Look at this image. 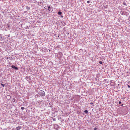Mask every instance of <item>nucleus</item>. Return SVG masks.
Returning <instances> with one entry per match:
<instances>
[{"label": "nucleus", "instance_id": "nucleus-1", "mask_svg": "<svg viewBox=\"0 0 130 130\" xmlns=\"http://www.w3.org/2000/svg\"><path fill=\"white\" fill-rule=\"evenodd\" d=\"M41 96H44L45 95L44 92L42 90H40L38 93Z\"/></svg>", "mask_w": 130, "mask_h": 130}, {"label": "nucleus", "instance_id": "nucleus-2", "mask_svg": "<svg viewBox=\"0 0 130 130\" xmlns=\"http://www.w3.org/2000/svg\"><path fill=\"white\" fill-rule=\"evenodd\" d=\"M11 67L15 70H18V68L17 67L14 66V65H12L11 66Z\"/></svg>", "mask_w": 130, "mask_h": 130}, {"label": "nucleus", "instance_id": "nucleus-3", "mask_svg": "<svg viewBox=\"0 0 130 130\" xmlns=\"http://www.w3.org/2000/svg\"><path fill=\"white\" fill-rule=\"evenodd\" d=\"M21 128V126H18L16 128V129L17 130H19Z\"/></svg>", "mask_w": 130, "mask_h": 130}, {"label": "nucleus", "instance_id": "nucleus-4", "mask_svg": "<svg viewBox=\"0 0 130 130\" xmlns=\"http://www.w3.org/2000/svg\"><path fill=\"white\" fill-rule=\"evenodd\" d=\"M58 14L60 15L62 14V12H60V11H59V12H58Z\"/></svg>", "mask_w": 130, "mask_h": 130}, {"label": "nucleus", "instance_id": "nucleus-5", "mask_svg": "<svg viewBox=\"0 0 130 130\" xmlns=\"http://www.w3.org/2000/svg\"><path fill=\"white\" fill-rule=\"evenodd\" d=\"M84 112L86 113V114H87L88 112V111L87 110H85L84 111Z\"/></svg>", "mask_w": 130, "mask_h": 130}, {"label": "nucleus", "instance_id": "nucleus-6", "mask_svg": "<svg viewBox=\"0 0 130 130\" xmlns=\"http://www.w3.org/2000/svg\"><path fill=\"white\" fill-rule=\"evenodd\" d=\"M99 63L101 64H102L103 63L101 61H100L99 62Z\"/></svg>", "mask_w": 130, "mask_h": 130}, {"label": "nucleus", "instance_id": "nucleus-7", "mask_svg": "<svg viewBox=\"0 0 130 130\" xmlns=\"http://www.w3.org/2000/svg\"><path fill=\"white\" fill-rule=\"evenodd\" d=\"M1 85L3 87H4L5 86V85L3 84H1Z\"/></svg>", "mask_w": 130, "mask_h": 130}, {"label": "nucleus", "instance_id": "nucleus-8", "mask_svg": "<svg viewBox=\"0 0 130 130\" xmlns=\"http://www.w3.org/2000/svg\"><path fill=\"white\" fill-rule=\"evenodd\" d=\"M94 130H98V129L97 128H95L94 129Z\"/></svg>", "mask_w": 130, "mask_h": 130}, {"label": "nucleus", "instance_id": "nucleus-9", "mask_svg": "<svg viewBox=\"0 0 130 130\" xmlns=\"http://www.w3.org/2000/svg\"><path fill=\"white\" fill-rule=\"evenodd\" d=\"M21 109L22 110H23L24 109V108L23 107H21Z\"/></svg>", "mask_w": 130, "mask_h": 130}, {"label": "nucleus", "instance_id": "nucleus-10", "mask_svg": "<svg viewBox=\"0 0 130 130\" xmlns=\"http://www.w3.org/2000/svg\"><path fill=\"white\" fill-rule=\"evenodd\" d=\"M48 10L49 11H50V7L49 6L48 7Z\"/></svg>", "mask_w": 130, "mask_h": 130}, {"label": "nucleus", "instance_id": "nucleus-11", "mask_svg": "<svg viewBox=\"0 0 130 130\" xmlns=\"http://www.w3.org/2000/svg\"><path fill=\"white\" fill-rule=\"evenodd\" d=\"M27 9H30V8L29 7H27Z\"/></svg>", "mask_w": 130, "mask_h": 130}, {"label": "nucleus", "instance_id": "nucleus-12", "mask_svg": "<svg viewBox=\"0 0 130 130\" xmlns=\"http://www.w3.org/2000/svg\"><path fill=\"white\" fill-rule=\"evenodd\" d=\"M121 101H119V104H121Z\"/></svg>", "mask_w": 130, "mask_h": 130}, {"label": "nucleus", "instance_id": "nucleus-13", "mask_svg": "<svg viewBox=\"0 0 130 130\" xmlns=\"http://www.w3.org/2000/svg\"><path fill=\"white\" fill-rule=\"evenodd\" d=\"M123 4L124 5H126V3L125 2H124L123 3Z\"/></svg>", "mask_w": 130, "mask_h": 130}, {"label": "nucleus", "instance_id": "nucleus-14", "mask_svg": "<svg viewBox=\"0 0 130 130\" xmlns=\"http://www.w3.org/2000/svg\"><path fill=\"white\" fill-rule=\"evenodd\" d=\"M90 2L89 1H87V3L88 4H89Z\"/></svg>", "mask_w": 130, "mask_h": 130}, {"label": "nucleus", "instance_id": "nucleus-15", "mask_svg": "<svg viewBox=\"0 0 130 130\" xmlns=\"http://www.w3.org/2000/svg\"><path fill=\"white\" fill-rule=\"evenodd\" d=\"M127 86H128V88H130V86L129 85H127Z\"/></svg>", "mask_w": 130, "mask_h": 130}, {"label": "nucleus", "instance_id": "nucleus-16", "mask_svg": "<svg viewBox=\"0 0 130 130\" xmlns=\"http://www.w3.org/2000/svg\"><path fill=\"white\" fill-rule=\"evenodd\" d=\"M90 104H91V105H92L93 104V103L92 102H91V103H90Z\"/></svg>", "mask_w": 130, "mask_h": 130}, {"label": "nucleus", "instance_id": "nucleus-17", "mask_svg": "<svg viewBox=\"0 0 130 130\" xmlns=\"http://www.w3.org/2000/svg\"><path fill=\"white\" fill-rule=\"evenodd\" d=\"M123 103L122 105H121V106H123Z\"/></svg>", "mask_w": 130, "mask_h": 130}, {"label": "nucleus", "instance_id": "nucleus-18", "mask_svg": "<svg viewBox=\"0 0 130 130\" xmlns=\"http://www.w3.org/2000/svg\"><path fill=\"white\" fill-rule=\"evenodd\" d=\"M122 99H125V98H122Z\"/></svg>", "mask_w": 130, "mask_h": 130}, {"label": "nucleus", "instance_id": "nucleus-19", "mask_svg": "<svg viewBox=\"0 0 130 130\" xmlns=\"http://www.w3.org/2000/svg\"><path fill=\"white\" fill-rule=\"evenodd\" d=\"M40 58V57H38V59H39V58ZM37 58H38V57H37Z\"/></svg>", "mask_w": 130, "mask_h": 130}, {"label": "nucleus", "instance_id": "nucleus-20", "mask_svg": "<svg viewBox=\"0 0 130 130\" xmlns=\"http://www.w3.org/2000/svg\"><path fill=\"white\" fill-rule=\"evenodd\" d=\"M53 120H55L54 119H53Z\"/></svg>", "mask_w": 130, "mask_h": 130}, {"label": "nucleus", "instance_id": "nucleus-21", "mask_svg": "<svg viewBox=\"0 0 130 130\" xmlns=\"http://www.w3.org/2000/svg\"><path fill=\"white\" fill-rule=\"evenodd\" d=\"M7 59H8V57H7Z\"/></svg>", "mask_w": 130, "mask_h": 130}, {"label": "nucleus", "instance_id": "nucleus-22", "mask_svg": "<svg viewBox=\"0 0 130 130\" xmlns=\"http://www.w3.org/2000/svg\"><path fill=\"white\" fill-rule=\"evenodd\" d=\"M122 13L123 14V12H122Z\"/></svg>", "mask_w": 130, "mask_h": 130}, {"label": "nucleus", "instance_id": "nucleus-23", "mask_svg": "<svg viewBox=\"0 0 130 130\" xmlns=\"http://www.w3.org/2000/svg\"><path fill=\"white\" fill-rule=\"evenodd\" d=\"M58 37H59V36H58Z\"/></svg>", "mask_w": 130, "mask_h": 130}]
</instances>
